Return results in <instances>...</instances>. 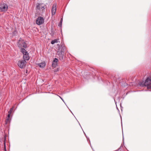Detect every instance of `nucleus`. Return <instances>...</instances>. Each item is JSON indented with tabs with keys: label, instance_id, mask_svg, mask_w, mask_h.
Instances as JSON below:
<instances>
[{
	"label": "nucleus",
	"instance_id": "obj_12",
	"mask_svg": "<svg viewBox=\"0 0 151 151\" xmlns=\"http://www.w3.org/2000/svg\"><path fill=\"white\" fill-rule=\"evenodd\" d=\"M63 21V18L61 19L60 21V23L59 24L58 26L60 27H61L62 25V22Z\"/></svg>",
	"mask_w": 151,
	"mask_h": 151
},
{
	"label": "nucleus",
	"instance_id": "obj_4",
	"mask_svg": "<svg viewBox=\"0 0 151 151\" xmlns=\"http://www.w3.org/2000/svg\"><path fill=\"white\" fill-rule=\"evenodd\" d=\"M36 10L39 14L42 13L45 11L44 6L42 4H39L36 6Z\"/></svg>",
	"mask_w": 151,
	"mask_h": 151
},
{
	"label": "nucleus",
	"instance_id": "obj_15",
	"mask_svg": "<svg viewBox=\"0 0 151 151\" xmlns=\"http://www.w3.org/2000/svg\"><path fill=\"white\" fill-rule=\"evenodd\" d=\"M13 107H12V108L8 112V114H11L12 110H13Z\"/></svg>",
	"mask_w": 151,
	"mask_h": 151
},
{
	"label": "nucleus",
	"instance_id": "obj_18",
	"mask_svg": "<svg viewBox=\"0 0 151 151\" xmlns=\"http://www.w3.org/2000/svg\"><path fill=\"white\" fill-rule=\"evenodd\" d=\"M63 101V99H62V98L60 96L58 95Z\"/></svg>",
	"mask_w": 151,
	"mask_h": 151
},
{
	"label": "nucleus",
	"instance_id": "obj_3",
	"mask_svg": "<svg viewBox=\"0 0 151 151\" xmlns=\"http://www.w3.org/2000/svg\"><path fill=\"white\" fill-rule=\"evenodd\" d=\"M8 8V6L6 4L3 2L0 3V12H3L6 11Z\"/></svg>",
	"mask_w": 151,
	"mask_h": 151
},
{
	"label": "nucleus",
	"instance_id": "obj_2",
	"mask_svg": "<svg viewBox=\"0 0 151 151\" xmlns=\"http://www.w3.org/2000/svg\"><path fill=\"white\" fill-rule=\"evenodd\" d=\"M139 85L140 86H147L148 89H151V77L147 78L145 82H140Z\"/></svg>",
	"mask_w": 151,
	"mask_h": 151
},
{
	"label": "nucleus",
	"instance_id": "obj_13",
	"mask_svg": "<svg viewBox=\"0 0 151 151\" xmlns=\"http://www.w3.org/2000/svg\"><path fill=\"white\" fill-rule=\"evenodd\" d=\"M58 61V59L56 58H55L53 61L54 62V63L55 62V63H57Z\"/></svg>",
	"mask_w": 151,
	"mask_h": 151
},
{
	"label": "nucleus",
	"instance_id": "obj_14",
	"mask_svg": "<svg viewBox=\"0 0 151 151\" xmlns=\"http://www.w3.org/2000/svg\"><path fill=\"white\" fill-rule=\"evenodd\" d=\"M9 121V118H8V117H6V119L5 121L6 124H7Z\"/></svg>",
	"mask_w": 151,
	"mask_h": 151
},
{
	"label": "nucleus",
	"instance_id": "obj_10",
	"mask_svg": "<svg viewBox=\"0 0 151 151\" xmlns=\"http://www.w3.org/2000/svg\"><path fill=\"white\" fill-rule=\"evenodd\" d=\"M58 42V40L55 39L54 40H52L51 41V43L52 44H54L55 43H56Z\"/></svg>",
	"mask_w": 151,
	"mask_h": 151
},
{
	"label": "nucleus",
	"instance_id": "obj_11",
	"mask_svg": "<svg viewBox=\"0 0 151 151\" xmlns=\"http://www.w3.org/2000/svg\"><path fill=\"white\" fill-rule=\"evenodd\" d=\"M57 63H55V62L54 63V62L53 61L52 63V67L54 68H55L57 66Z\"/></svg>",
	"mask_w": 151,
	"mask_h": 151
},
{
	"label": "nucleus",
	"instance_id": "obj_8",
	"mask_svg": "<svg viewBox=\"0 0 151 151\" xmlns=\"http://www.w3.org/2000/svg\"><path fill=\"white\" fill-rule=\"evenodd\" d=\"M46 64L45 62H43L41 63H38L37 64V65L41 68H43L45 67V66Z\"/></svg>",
	"mask_w": 151,
	"mask_h": 151
},
{
	"label": "nucleus",
	"instance_id": "obj_7",
	"mask_svg": "<svg viewBox=\"0 0 151 151\" xmlns=\"http://www.w3.org/2000/svg\"><path fill=\"white\" fill-rule=\"evenodd\" d=\"M56 4H53L52 6L51 9V12L52 14V15H54L56 12Z\"/></svg>",
	"mask_w": 151,
	"mask_h": 151
},
{
	"label": "nucleus",
	"instance_id": "obj_5",
	"mask_svg": "<svg viewBox=\"0 0 151 151\" xmlns=\"http://www.w3.org/2000/svg\"><path fill=\"white\" fill-rule=\"evenodd\" d=\"M26 62L25 60H19L18 62V65L20 68H24L26 66Z\"/></svg>",
	"mask_w": 151,
	"mask_h": 151
},
{
	"label": "nucleus",
	"instance_id": "obj_9",
	"mask_svg": "<svg viewBox=\"0 0 151 151\" xmlns=\"http://www.w3.org/2000/svg\"><path fill=\"white\" fill-rule=\"evenodd\" d=\"M57 53L58 55H59L60 56H61L62 58H63V52L62 51V50H61V51L59 52V51H58L57 52Z\"/></svg>",
	"mask_w": 151,
	"mask_h": 151
},
{
	"label": "nucleus",
	"instance_id": "obj_16",
	"mask_svg": "<svg viewBox=\"0 0 151 151\" xmlns=\"http://www.w3.org/2000/svg\"><path fill=\"white\" fill-rule=\"evenodd\" d=\"M59 70V69L58 68H57L56 69H55L54 70L55 72H57V71H58Z\"/></svg>",
	"mask_w": 151,
	"mask_h": 151
},
{
	"label": "nucleus",
	"instance_id": "obj_1",
	"mask_svg": "<svg viewBox=\"0 0 151 151\" xmlns=\"http://www.w3.org/2000/svg\"><path fill=\"white\" fill-rule=\"evenodd\" d=\"M18 47L21 48V52L23 54V58L24 60H28L29 59V53L25 50L27 46L23 40H19L17 43Z\"/></svg>",
	"mask_w": 151,
	"mask_h": 151
},
{
	"label": "nucleus",
	"instance_id": "obj_17",
	"mask_svg": "<svg viewBox=\"0 0 151 151\" xmlns=\"http://www.w3.org/2000/svg\"><path fill=\"white\" fill-rule=\"evenodd\" d=\"M10 114H8V116L7 117H8V118H9V117H10Z\"/></svg>",
	"mask_w": 151,
	"mask_h": 151
},
{
	"label": "nucleus",
	"instance_id": "obj_6",
	"mask_svg": "<svg viewBox=\"0 0 151 151\" xmlns=\"http://www.w3.org/2000/svg\"><path fill=\"white\" fill-rule=\"evenodd\" d=\"M44 19L42 17H38L37 19L36 22L38 25H40L44 23Z\"/></svg>",
	"mask_w": 151,
	"mask_h": 151
}]
</instances>
